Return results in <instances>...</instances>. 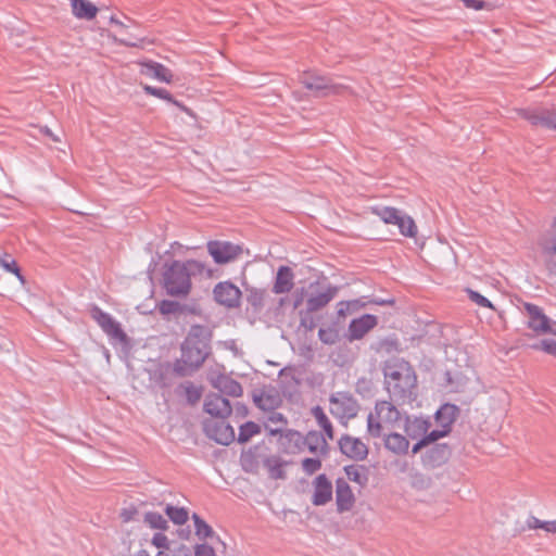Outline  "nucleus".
<instances>
[{
	"instance_id": "f257e3e1",
	"label": "nucleus",
	"mask_w": 556,
	"mask_h": 556,
	"mask_svg": "<svg viewBox=\"0 0 556 556\" xmlns=\"http://www.w3.org/2000/svg\"><path fill=\"white\" fill-rule=\"evenodd\" d=\"M198 276L211 277L212 269L197 260L173 261L164 264L162 285L168 295L186 298L192 288L191 278Z\"/></svg>"
},
{
	"instance_id": "f03ea898",
	"label": "nucleus",
	"mask_w": 556,
	"mask_h": 556,
	"mask_svg": "<svg viewBox=\"0 0 556 556\" xmlns=\"http://www.w3.org/2000/svg\"><path fill=\"white\" fill-rule=\"evenodd\" d=\"M388 392L397 400L412 399L417 387V376L408 362L391 358L383 366Z\"/></svg>"
},
{
	"instance_id": "7ed1b4c3",
	"label": "nucleus",
	"mask_w": 556,
	"mask_h": 556,
	"mask_svg": "<svg viewBox=\"0 0 556 556\" xmlns=\"http://www.w3.org/2000/svg\"><path fill=\"white\" fill-rule=\"evenodd\" d=\"M211 348L208 343H192L184 341L181 345V356L174 364V371L179 376H187L199 369L207 356Z\"/></svg>"
},
{
	"instance_id": "20e7f679",
	"label": "nucleus",
	"mask_w": 556,
	"mask_h": 556,
	"mask_svg": "<svg viewBox=\"0 0 556 556\" xmlns=\"http://www.w3.org/2000/svg\"><path fill=\"white\" fill-rule=\"evenodd\" d=\"M401 414L391 402L378 401L367 417V431L374 438L382 435L386 429L393 428Z\"/></svg>"
},
{
	"instance_id": "39448f33",
	"label": "nucleus",
	"mask_w": 556,
	"mask_h": 556,
	"mask_svg": "<svg viewBox=\"0 0 556 556\" xmlns=\"http://www.w3.org/2000/svg\"><path fill=\"white\" fill-rule=\"evenodd\" d=\"M372 214L378 216L384 224L396 225L401 235L414 238L417 235V226L414 219L395 207L377 206L372 208Z\"/></svg>"
},
{
	"instance_id": "423d86ee",
	"label": "nucleus",
	"mask_w": 556,
	"mask_h": 556,
	"mask_svg": "<svg viewBox=\"0 0 556 556\" xmlns=\"http://www.w3.org/2000/svg\"><path fill=\"white\" fill-rule=\"evenodd\" d=\"M300 83L317 97L338 94L344 86L334 83L331 78L318 75L315 72H304L299 77Z\"/></svg>"
},
{
	"instance_id": "0eeeda50",
	"label": "nucleus",
	"mask_w": 556,
	"mask_h": 556,
	"mask_svg": "<svg viewBox=\"0 0 556 556\" xmlns=\"http://www.w3.org/2000/svg\"><path fill=\"white\" fill-rule=\"evenodd\" d=\"M330 412L340 419L356 417L359 405L356 399L349 392H336L329 399Z\"/></svg>"
},
{
	"instance_id": "6e6552de",
	"label": "nucleus",
	"mask_w": 556,
	"mask_h": 556,
	"mask_svg": "<svg viewBox=\"0 0 556 556\" xmlns=\"http://www.w3.org/2000/svg\"><path fill=\"white\" fill-rule=\"evenodd\" d=\"M207 252L217 264H227L239 258L243 252L242 247L228 241H210Z\"/></svg>"
},
{
	"instance_id": "1a4fd4ad",
	"label": "nucleus",
	"mask_w": 556,
	"mask_h": 556,
	"mask_svg": "<svg viewBox=\"0 0 556 556\" xmlns=\"http://www.w3.org/2000/svg\"><path fill=\"white\" fill-rule=\"evenodd\" d=\"M91 317L98 323L101 329L112 339L125 343L127 334L121 328V325L108 313L98 306H92L90 311Z\"/></svg>"
},
{
	"instance_id": "9d476101",
	"label": "nucleus",
	"mask_w": 556,
	"mask_h": 556,
	"mask_svg": "<svg viewBox=\"0 0 556 556\" xmlns=\"http://www.w3.org/2000/svg\"><path fill=\"white\" fill-rule=\"evenodd\" d=\"M215 301L228 308H236L240 305L241 291L230 281L218 282L213 289Z\"/></svg>"
},
{
	"instance_id": "9b49d317",
	"label": "nucleus",
	"mask_w": 556,
	"mask_h": 556,
	"mask_svg": "<svg viewBox=\"0 0 556 556\" xmlns=\"http://www.w3.org/2000/svg\"><path fill=\"white\" fill-rule=\"evenodd\" d=\"M518 114L534 126H543L556 130V110L538 109L517 111Z\"/></svg>"
},
{
	"instance_id": "f8f14e48",
	"label": "nucleus",
	"mask_w": 556,
	"mask_h": 556,
	"mask_svg": "<svg viewBox=\"0 0 556 556\" xmlns=\"http://www.w3.org/2000/svg\"><path fill=\"white\" fill-rule=\"evenodd\" d=\"M523 308L528 315V327L538 333L552 331L551 319L543 313L542 308L531 303H525Z\"/></svg>"
},
{
	"instance_id": "ddd939ff",
	"label": "nucleus",
	"mask_w": 556,
	"mask_h": 556,
	"mask_svg": "<svg viewBox=\"0 0 556 556\" xmlns=\"http://www.w3.org/2000/svg\"><path fill=\"white\" fill-rule=\"evenodd\" d=\"M204 428L208 438L223 445L230 444L236 438L233 428L226 424L224 419L220 421H206Z\"/></svg>"
},
{
	"instance_id": "4468645a",
	"label": "nucleus",
	"mask_w": 556,
	"mask_h": 556,
	"mask_svg": "<svg viewBox=\"0 0 556 556\" xmlns=\"http://www.w3.org/2000/svg\"><path fill=\"white\" fill-rule=\"evenodd\" d=\"M230 402L218 393H210L204 401V412L213 417L225 419L231 414Z\"/></svg>"
},
{
	"instance_id": "2eb2a0df",
	"label": "nucleus",
	"mask_w": 556,
	"mask_h": 556,
	"mask_svg": "<svg viewBox=\"0 0 556 556\" xmlns=\"http://www.w3.org/2000/svg\"><path fill=\"white\" fill-rule=\"evenodd\" d=\"M341 452L355 460H364L368 456L367 445L358 438L343 435L339 441Z\"/></svg>"
},
{
	"instance_id": "dca6fc26",
	"label": "nucleus",
	"mask_w": 556,
	"mask_h": 556,
	"mask_svg": "<svg viewBox=\"0 0 556 556\" xmlns=\"http://www.w3.org/2000/svg\"><path fill=\"white\" fill-rule=\"evenodd\" d=\"M377 324V317L370 314H365L359 318L353 319L349 326L350 340L362 339L368 331L375 328Z\"/></svg>"
},
{
	"instance_id": "f3484780",
	"label": "nucleus",
	"mask_w": 556,
	"mask_h": 556,
	"mask_svg": "<svg viewBox=\"0 0 556 556\" xmlns=\"http://www.w3.org/2000/svg\"><path fill=\"white\" fill-rule=\"evenodd\" d=\"M332 498V484L325 475H319L314 481L312 503L316 506L326 505Z\"/></svg>"
},
{
	"instance_id": "a211bd4d",
	"label": "nucleus",
	"mask_w": 556,
	"mask_h": 556,
	"mask_svg": "<svg viewBox=\"0 0 556 556\" xmlns=\"http://www.w3.org/2000/svg\"><path fill=\"white\" fill-rule=\"evenodd\" d=\"M336 502L340 513L350 510L354 505V494L349 483L343 479H338L336 482Z\"/></svg>"
},
{
	"instance_id": "6ab92c4d",
	"label": "nucleus",
	"mask_w": 556,
	"mask_h": 556,
	"mask_svg": "<svg viewBox=\"0 0 556 556\" xmlns=\"http://www.w3.org/2000/svg\"><path fill=\"white\" fill-rule=\"evenodd\" d=\"M279 445L281 450L287 454H295L300 452L304 446V437L295 430H286L278 433Z\"/></svg>"
},
{
	"instance_id": "aec40b11",
	"label": "nucleus",
	"mask_w": 556,
	"mask_h": 556,
	"mask_svg": "<svg viewBox=\"0 0 556 556\" xmlns=\"http://www.w3.org/2000/svg\"><path fill=\"white\" fill-rule=\"evenodd\" d=\"M339 288L329 286L326 291L312 295L306 301L308 312H317L325 307L338 293Z\"/></svg>"
},
{
	"instance_id": "412c9836",
	"label": "nucleus",
	"mask_w": 556,
	"mask_h": 556,
	"mask_svg": "<svg viewBox=\"0 0 556 556\" xmlns=\"http://www.w3.org/2000/svg\"><path fill=\"white\" fill-rule=\"evenodd\" d=\"M142 74L153 77L157 80L164 81V83H172L173 80V74L172 72L164 66L161 63L149 61L146 63H142Z\"/></svg>"
},
{
	"instance_id": "4be33fe9",
	"label": "nucleus",
	"mask_w": 556,
	"mask_h": 556,
	"mask_svg": "<svg viewBox=\"0 0 556 556\" xmlns=\"http://www.w3.org/2000/svg\"><path fill=\"white\" fill-rule=\"evenodd\" d=\"M254 403L258 408L270 414L280 405L281 399L275 391H262L254 395Z\"/></svg>"
},
{
	"instance_id": "5701e85b",
	"label": "nucleus",
	"mask_w": 556,
	"mask_h": 556,
	"mask_svg": "<svg viewBox=\"0 0 556 556\" xmlns=\"http://www.w3.org/2000/svg\"><path fill=\"white\" fill-rule=\"evenodd\" d=\"M293 288V273L288 266H281L276 276L273 291L276 294L287 293Z\"/></svg>"
},
{
	"instance_id": "b1692460",
	"label": "nucleus",
	"mask_w": 556,
	"mask_h": 556,
	"mask_svg": "<svg viewBox=\"0 0 556 556\" xmlns=\"http://www.w3.org/2000/svg\"><path fill=\"white\" fill-rule=\"evenodd\" d=\"M214 388L220 393L232 397H240L243 393L241 384L227 376L218 377L214 381Z\"/></svg>"
},
{
	"instance_id": "393cba45",
	"label": "nucleus",
	"mask_w": 556,
	"mask_h": 556,
	"mask_svg": "<svg viewBox=\"0 0 556 556\" xmlns=\"http://www.w3.org/2000/svg\"><path fill=\"white\" fill-rule=\"evenodd\" d=\"M73 14L80 20L90 21L96 17L98 8L88 0H71Z\"/></svg>"
},
{
	"instance_id": "a878e982",
	"label": "nucleus",
	"mask_w": 556,
	"mask_h": 556,
	"mask_svg": "<svg viewBox=\"0 0 556 556\" xmlns=\"http://www.w3.org/2000/svg\"><path fill=\"white\" fill-rule=\"evenodd\" d=\"M384 446L387 450L396 455H403L408 451L409 441L406 439V437L394 432L386 437Z\"/></svg>"
},
{
	"instance_id": "bb28decb",
	"label": "nucleus",
	"mask_w": 556,
	"mask_h": 556,
	"mask_svg": "<svg viewBox=\"0 0 556 556\" xmlns=\"http://www.w3.org/2000/svg\"><path fill=\"white\" fill-rule=\"evenodd\" d=\"M287 462L279 456L271 455L264 459V467L267 469L269 478L274 480L286 479L285 467Z\"/></svg>"
},
{
	"instance_id": "cd10ccee",
	"label": "nucleus",
	"mask_w": 556,
	"mask_h": 556,
	"mask_svg": "<svg viewBox=\"0 0 556 556\" xmlns=\"http://www.w3.org/2000/svg\"><path fill=\"white\" fill-rule=\"evenodd\" d=\"M457 416V407L455 405L445 404L435 414L437 421L444 429H450Z\"/></svg>"
},
{
	"instance_id": "c85d7f7f",
	"label": "nucleus",
	"mask_w": 556,
	"mask_h": 556,
	"mask_svg": "<svg viewBox=\"0 0 556 556\" xmlns=\"http://www.w3.org/2000/svg\"><path fill=\"white\" fill-rule=\"evenodd\" d=\"M430 427V422L424 418H415L413 420H407L405 431L406 434L412 438L416 439L420 435H426Z\"/></svg>"
},
{
	"instance_id": "c756f323",
	"label": "nucleus",
	"mask_w": 556,
	"mask_h": 556,
	"mask_svg": "<svg viewBox=\"0 0 556 556\" xmlns=\"http://www.w3.org/2000/svg\"><path fill=\"white\" fill-rule=\"evenodd\" d=\"M287 425L286 417L278 412H271L267 417V424L265 425L270 435H277L283 431V427Z\"/></svg>"
},
{
	"instance_id": "7c9ffc66",
	"label": "nucleus",
	"mask_w": 556,
	"mask_h": 556,
	"mask_svg": "<svg viewBox=\"0 0 556 556\" xmlns=\"http://www.w3.org/2000/svg\"><path fill=\"white\" fill-rule=\"evenodd\" d=\"M304 445H306L312 453H316L317 451H324L327 442L323 434L311 431L304 438Z\"/></svg>"
},
{
	"instance_id": "2f4dec72",
	"label": "nucleus",
	"mask_w": 556,
	"mask_h": 556,
	"mask_svg": "<svg viewBox=\"0 0 556 556\" xmlns=\"http://www.w3.org/2000/svg\"><path fill=\"white\" fill-rule=\"evenodd\" d=\"M346 477L349 480L358 483L359 485L366 484L368 481V477L366 475V469L363 466L351 465L344 468Z\"/></svg>"
},
{
	"instance_id": "473e14b6",
	"label": "nucleus",
	"mask_w": 556,
	"mask_h": 556,
	"mask_svg": "<svg viewBox=\"0 0 556 556\" xmlns=\"http://www.w3.org/2000/svg\"><path fill=\"white\" fill-rule=\"evenodd\" d=\"M185 341H190L192 343H208L210 333L207 328L201 325L192 326Z\"/></svg>"
},
{
	"instance_id": "72a5a7b5",
	"label": "nucleus",
	"mask_w": 556,
	"mask_h": 556,
	"mask_svg": "<svg viewBox=\"0 0 556 556\" xmlns=\"http://www.w3.org/2000/svg\"><path fill=\"white\" fill-rule=\"evenodd\" d=\"M143 90H144V92L147 94L154 96V97H157L160 99H163V100H166L168 102H172L175 105H177L178 108H180L181 110L188 112V109L186 106H184L180 102L174 100L172 94L166 89L156 88V87H152V86H149V85H144L143 86Z\"/></svg>"
},
{
	"instance_id": "f704fd0d",
	"label": "nucleus",
	"mask_w": 556,
	"mask_h": 556,
	"mask_svg": "<svg viewBox=\"0 0 556 556\" xmlns=\"http://www.w3.org/2000/svg\"><path fill=\"white\" fill-rule=\"evenodd\" d=\"M450 456V450L448 447L443 445H435L433 448L429 451L428 457L432 465H440L447 460Z\"/></svg>"
},
{
	"instance_id": "c9c22d12",
	"label": "nucleus",
	"mask_w": 556,
	"mask_h": 556,
	"mask_svg": "<svg viewBox=\"0 0 556 556\" xmlns=\"http://www.w3.org/2000/svg\"><path fill=\"white\" fill-rule=\"evenodd\" d=\"M266 290L257 288L248 289L247 301L255 309H260L264 306Z\"/></svg>"
},
{
	"instance_id": "e433bc0d",
	"label": "nucleus",
	"mask_w": 556,
	"mask_h": 556,
	"mask_svg": "<svg viewBox=\"0 0 556 556\" xmlns=\"http://www.w3.org/2000/svg\"><path fill=\"white\" fill-rule=\"evenodd\" d=\"M544 252L547 255L546 267L549 274L556 277V239L544 245Z\"/></svg>"
},
{
	"instance_id": "4c0bfd02",
	"label": "nucleus",
	"mask_w": 556,
	"mask_h": 556,
	"mask_svg": "<svg viewBox=\"0 0 556 556\" xmlns=\"http://www.w3.org/2000/svg\"><path fill=\"white\" fill-rule=\"evenodd\" d=\"M260 431H261V429H260L258 425H256L253 421H248V422L243 424L242 426H240L238 441L240 443H245L252 437L260 433Z\"/></svg>"
},
{
	"instance_id": "58836bf2",
	"label": "nucleus",
	"mask_w": 556,
	"mask_h": 556,
	"mask_svg": "<svg viewBox=\"0 0 556 556\" xmlns=\"http://www.w3.org/2000/svg\"><path fill=\"white\" fill-rule=\"evenodd\" d=\"M165 513L169 517V519L176 525H184L188 520V511L185 508H178L172 505H167L165 508Z\"/></svg>"
},
{
	"instance_id": "ea45409f",
	"label": "nucleus",
	"mask_w": 556,
	"mask_h": 556,
	"mask_svg": "<svg viewBox=\"0 0 556 556\" xmlns=\"http://www.w3.org/2000/svg\"><path fill=\"white\" fill-rule=\"evenodd\" d=\"M314 415L316 417V420H317L319 427L324 430L327 438L332 440L333 439V428H332V425H331L330 420L328 419V417L325 415V413L319 407H317L314 410Z\"/></svg>"
},
{
	"instance_id": "a19ab883",
	"label": "nucleus",
	"mask_w": 556,
	"mask_h": 556,
	"mask_svg": "<svg viewBox=\"0 0 556 556\" xmlns=\"http://www.w3.org/2000/svg\"><path fill=\"white\" fill-rule=\"evenodd\" d=\"M144 522L153 529H167V520L159 513L150 511L144 515Z\"/></svg>"
},
{
	"instance_id": "79ce46f5",
	"label": "nucleus",
	"mask_w": 556,
	"mask_h": 556,
	"mask_svg": "<svg viewBox=\"0 0 556 556\" xmlns=\"http://www.w3.org/2000/svg\"><path fill=\"white\" fill-rule=\"evenodd\" d=\"M195 527V534L200 539H206L214 534L213 529L208 526L203 519H201L197 514L192 516Z\"/></svg>"
},
{
	"instance_id": "37998d69",
	"label": "nucleus",
	"mask_w": 556,
	"mask_h": 556,
	"mask_svg": "<svg viewBox=\"0 0 556 556\" xmlns=\"http://www.w3.org/2000/svg\"><path fill=\"white\" fill-rule=\"evenodd\" d=\"M241 465L244 471L250 473H257L258 462L254 454L251 452L241 455Z\"/></svg>"
},
{
	"instance_id": "c03bdc74",
	"label": "nucleus",
	"mask_w": 556,
	"mask_h": 556,
	"mask_svg": "<svg viewBox=\"0 0 556 556\" xmlns=\"http://www.w3.org/2000/svg\"><path fill=\"white\" fill-rule=\"evenodd\" d=\"M180 309V304L170 300H163L159 304V311L162 315L176 314Z\"/></svg>"
},
{
	"instance_id": "a18cd8bd",
	"label": "nucleus",
	"mask_w": 556,
	"mask_h": 556,
	"mask_svg": "<svg viewBox=\"0 0 556 556\" xmlns=\"http://www.w3.org/2000/svg\"><path fill=\"white\" fill-rule=\"evenodd\" d=\"M318 337L321 342L326 344H334L338 341V332L331 328H320L318 331Z\"/></svg>"
},
{
	"instance_id": "49530a36",
	"label": "nucleus",
	"mask_w": 556,
	"mask_h": 556,
	"mask_svg": "<svg viewBox=\"0 0 556 556\" xmlns=\"http://www.w3.org/2000/svg\"><path fill=\"white\" fill-rule=\"evenodd\" d=\"M467 293L469 299L477 305L494 309L492 303L485 296L481 295L479 292L468 289Z\"/></svg>"
},
{
	"instance_id": "de8ad7c7",
	"label": "nucleus",
	"mask_w": 556,
	"mask_h": 556,
	"mask_svg": "<svg viewBox=\"0 0 556 556\" xmlns=\"http://www.w3.org/2000/svg\"><path fill=\"white\" fill-rule=\"evenodd\" d=\"M321 467V462L317 458H305L302 460V468L307 475H313Z\"/></svg>"
},
{
	"instance_id": "09e8293b",
	"label": "nucleus",
	"mask_w": 556,
	"mask_h": 556,
	"mask_svg": "<svg viewBox=\"0 0 556 556\" xmlns=\"http://www.w3.org/2000/svg\"><path fill=\"white\" fill-rule=\"evenodd\" d=\"M185 394L188 403L190 404H195L197 402H199L202 395L200 389H198L191 383H188L185 387Z\"/></svg>"
},
{
	"instance_id": "8fccbe9b",
	"label": "nucleus",
	"mask_w": 556,
	"mask_h": 556,
	"mask_svg": "<svg viewBox=\"0 0 556 556\" xmlns=\"http://www.w3.org/2000/svg\"><path fill=\"white\" fill-rule=\"evenodd\" d=\"M534 349L542 350L549 355L556 356V341L552 339L542 340L539 344L533 345Z\"/></svg>"
},
{
	"instance_id": "3c124183",
	"label": "nucleus",
	"mask_w": 556,
	"mask_h": 556,
	"mask_svg": "<svg viewBox=\"0 0 556 556\" xmlns=\"http://www.w3.org/2000/svg\"><path fill=\"white\" fill-rule=\"evenodd\" d=\"M450 432V429H440V430H432L431 432H427L426 435H424V439L425 441L427 442V444H431L435 441H438L439 439L447 435Z\"/></svg>"
},
{
	"instance_id": "603ef678",
	"label": "nucleus",
	"mask_w": 556,
	"mask_h": 556,
	"mask_svg": "<svg viewBox=\"0 0 556 556\" xmlns=\"http://www.w3.org/2000/svg\"><path fill=\"white\" fill-rule=\"evenodd\" d=\"M0 264L1 266L10 271V273H13L14 275L17 276V278L23 281V276L21 274V270L16 264V262L14 260H11V261H8V260H0Z\"/></svg>"
},
{
	"instance_id": "864d4df0",
	"label": "nucleus",
	"mask_w": 556,
	"mask_h": 556,
	"mask_svg": "<svg viewBox=\"0 0 556 556\" xmlns=\"http://www.w3.org/2000/svg\"><path fill=\"white\" fill-rule=\"evenodd\" d=\"M152 544L161 549H168V539L163 533H155L152 538Z\"/></svg>"
},
{
	"instance_id": "5fc2aeb1",
	"label": "nucleus",
	"mask_w": 556,
	"mask_h": 556,
	"mask_svg": "<svg viewBox=\"0 0 556 556\" xmlns=\"http://www.w3.org/2000/svg\"><path fill=\"white\" fill-rule=\"evenodd\" d=\"M195 556H215V551L207 544H199L195 547Z\"/></svg>"
},
{
	"instance_id": "6e6d98bb",
	"label": "nucleus",
	"mask_w": 556,
	"mask_h": 556,
	"mask_svg": "<svg viewBox=\"0 0 556 556\" xmlns=\"http://www.w3.org/2000/svg\"><path fill=\"white\" fill-rule=\"evenodd\" d=\"M460 1L468 9L482 10L485 7V2L482 0H460Z\"/></svg>"
},
{
	"instance_id": "4d7b16f0",
	"label": "nucleus",
	"mask_w": 556,
	"mask_h": 556,
	"mask_svg": "<svg viewBox=\"0 0 556 556\" xmlns=\"http://www.w3.org/2000/svg\"><path fill=\"white\" fill-rule=\"evenodd\" d=\"M352 305V302H345V301H342V302H339L338 303V316L339 317H345L349 312H350V306Z\"/></svg>"
},
{
	"instance_id": "13d9d810",
	"label": "nucleus",
	"mask_w": 556,
	"mask_h": 556,
	"mask_svg": "<svg viewBox=\"0 0 556 556\" xmlns=\"http://www.w3.org/2000/svg\"><path fill=\"white\" fill-rule=\"evenodd\" d=\"M544 522L532 516L528 519L527 525L530 529H544Z\"/></svg>"
},
{
	"instance_id": "bf43d9fd",
	"label": "nucleus",
	"mask_w": 556,
	"mask_h": 556,
	"mask_svg": "<svg viewBox=\"0 0 556 556\" xmlns=\"http://www.w3.org/2000/svg\"><path fill=\"white\" fill-rule=\"evenodd\" d=\"M168 370H169V365H168V364H166V365H160V366L157 367V371L160 372V383H161V386H162V387H165V386H166V383L163 381V376H164L165 374H167V372H168Z\"/></svg>"
},
{
	"instance_id": "052dcab7",
	"label": "nucleus",
	"mask_w": 556,
	"mask_h": 556,
	"mask_svg": "<svg viewBox=\"0 0 556 556\" xmlns=\"http://www.w3.org/2000/svg\"><path fill=\"white\" fill-rule=\"evenodd\" d=\"M543 530L546 532L556 533V520L545 521Z\"/></svg>"
},
{
	"instance_id": "680f3d73",
	"label": "nucleus",
	"mask_w": 556,
	"mask_h": 556,
	"mask_svg": "<svg viewBox=\"0 0 556 556\" xmlns=\"http://www.w3.org/2000/svg\"><path fill=\"white\" fill-rule=\"evenodd\" d=\"M427 442L422 438L419 442L413 445L412 452L413 454H417L422 447L427 446Z\"/></svg>"
},
{
	"instance_id": "e2e57ef3",
	"label": "nucleus",
	"mask_w": 556,
	"mask_h": 556,
	"mask_svg": "<svg viewBox=\"0 0 556 556\" xmlns=\"http://www.w3.org/2000/svg\"><path fill=\"white\" fill-rule=\"evenodd\" d=\"M41 132L49 136L53 141H56V142L60 141V138L54 136V134L48 127L42 128Z\"/></svg>"
},
{
	"instance_id": "0e129e2a",
	"label": "nucleus",
	"mask_w": 556,
	"mask_h": 556,
	"mask_svg": "<svg viewBox=\"0 0 556 556\" xmlns=\"http://www.w3.org/2000/svg\"><path fill=\"white\" fill-rule=\"evenodd\" d=\"M137 556H150L149 553L144 549L138 552ZM155 556H168L164 551L157 552Z\"/></svg>"
},
{
	"instance_id": "69168bd1",
	"label": "nucleus",
	"mask_w": 556,
	"mask_h": 556,
	"mask_svg": "<svg viewBox=\"0 0 556 556\" xmlns=\"http://www.w3.org/2000/svg\"><path fill=\"white\" fill-rule=\"evenodd\" d=\"M121 516L123 517L124 521H129L131 519V511L125 509Z\"/></svg>"
},
{
	"instance_id": "338daca9",
	"label": "nucleus",
	"mask_w": 556,
	"mask_h": 556,
	"mask_svg": "<svg viewBox=\"0 0 556 556\" xmlns=\"http://www.w3.org/2000/svg\"><path fill=\"white\" fill-rule=\"evenodd\" d=\"M119 42H121L122 45H124V46H127V47H136V46H137V43L131 42V41H128V40H126V39H119Z\"/></svg>"
},
{
	"instance_id": "774afa93",
	"label": "nucleus",
	"mask_w": 556,
	"mask_h": 556,
	"mask_svg": "<svg viewBox=\"0 0 556 556\" xmlns=\"http://www.w3.org/2000/svg\"><path fill=\"white\" fill-rule=\"evenodd\" d=\"M110 21H111L112 24H115V25H117L119 27H124V24L119 20L114 17V16H112Z\"/></svg>"
}]
</instances>
